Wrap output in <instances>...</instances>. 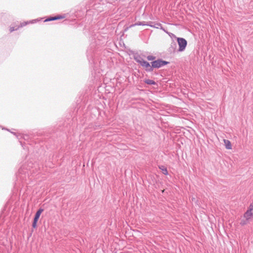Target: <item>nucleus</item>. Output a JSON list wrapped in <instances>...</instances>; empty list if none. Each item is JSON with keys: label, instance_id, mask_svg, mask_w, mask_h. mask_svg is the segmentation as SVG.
Returning a JSON list of instances; mask_svg holds the SVG:
<instances>
[{"label": "nucleus", "instance_id": "5", "mask_svg": "<svg viewBox=\"0 0 253 253\" xmlns=\"http://www.w3.org/2000/svg\"><path fill=\"white\" fill-rule=\"evenodd\" d=\"M253 216V203L250 204L247 211L245 212L243 215L244 218L250 220Z\"/></svg>", "mask_w": 253, "mask_h": 253}, {"label": "nucleus", "instance_id": "16", "mask_svg": "<svg viewBox=\"0 0 253 253\" xmlns=\"http://www.w3.org/2000/svg\"><path fill=\"white\" fill-rule=\"evenodd\" d=\"M146 25V22H137L135 23V24L132 25L131 27L134 26H145Z\"/></svg>", "mask_w": 253, "mask_h": 253}, {"label": "nucleus", "instance_id": "17", "mask_svg": "<svg viewBox=\"0 0 253 253\" xmlns=\"http://www.w3.org/2000/svg\"><path fill=\"white\" fill-rule=\"evenodd\" d=\"M249 220H247L246 218L241 219V221L240 222V225L243 226L247 224Z\"/></svg>", "mask_w": 253, "mask_h": 253}, {"label": "nucleus", "instance_id": "25", "mask_svg": "<svg viewBox=\"0 0 253 253\" xmlns=\"http://www.w3.org/2000/svg\"><path fill=\"white\" fill-rule=\"evenodd\" d=\"M21 145H23L22 142H21ZM22 147H23V146H22Z\"/></svg>", "mask_w": 253, "mask_h": 253}, {"label": "nucleus", "instance_id": "13", "mask_svg": "<svg viewBox=\"0 0 253 253\" xmlns=\"http://www.w3.org/2000/svg\"><path fill=\"white\" fill-rule=\"evenodd\" d=\"M224 142L225 144V148L227 149H232V145L230 141L227 139H224Z\"/></svg>", "mask_w": 253, "mask_h": 253}, {"label": "nucleus", "instance_id": "3", "mask_svg": "<svg viewBox=\"0 0 253 253\" xmlns=\"http://www.w3.org/2000/svg\"><path fill=\"white\" fill-rule=\"evenodd\" d=\"M94 51L95 45L94 43H92L88 48L86 52L87 57L89 63L91 62H94L93 57L94 54Z\"/></svg>", "mask_w": 253, "mask_h": 253}, {"label": "nucleus", "instance_id": "7", "mask_svg": "<svg viewBox=\"0 0 253 253\" xmlns=\"http://www.w3.org/2000/svg\"><path fill=\"white\" fill-rule=\"evenodd\" d=\"M176 43L174 40H172V41L171 42L169 46L168 49V52L170 54L175 53L176 52Z\"/></svg>", "mask_w": 253, "mask_h": 253}, {"label": "nucleus", "instance_id": "12", "mask_svg": "<svg viewBox=\"0 0 253 253\" xmlns=\"http://www.w3.org/2000/svg\"><path fill=\"white\" fill-rule=\"evenodd\" d=\"M159 169L161 170L162 173L167 175L168 174V171L167 168L163 165L159 166Z\"/></svg>", "mask_w": 253, "mask_h": 253}, {"label": "nucleus", "instance_id": "23", "mask_svg": "<svg viewBox=\"0 0 253 253\" xmlns=\"http://www.w3.org/2000/svg\"><path fill=\"white\" fill-rule=\"evenodd\" d=\"M21 137H23L24 139H27V138H28V136L27 135H24V136H20V138Z\"/></svg>", "mask_w": 253, "mask_h": 253}, {"label": "nucleus", "instance_id": "22", "mask_svg": "<svg viewBox=\"0 0 253 253\" xmlns=\"http://www.w3.org/2000/svg\"><path fill=\"white\" fill-rule=\"evenodd\" d=\"M160 29L161 30H162L163 31H164L165 33H166L167 34H168V33H169V32H168L167 30H166L165 29V28H163V26H161V27L160 28Z\"/></svg>", "mask_w": 253, "mask_h": 253}, {"label": "nucleus", "instance_id": "21", "mask_svg": "<svg viewBox=\"0 0 253 253\" xmlns=\"http://www.w3.org/2000/svg\"><path fill=\"white\" fill-rule=\"evenodd\" d=\"M153 23V22L152 21H149V22H146V25L147 26H149L151 27H153V25L152 24Z\"/></svg>", "mask_w": 253, "mask_h": 253}, {"label": "nucleus", "instance_id": "14", "mask_svg": "<svg viewBox=\"0 0 253 253\" xmlns=\"http://www.w3.org/2000/svg\"><path fill=\"white\" fill-rule=\"evenodd\" d=\"M144 83L147 84H150V85H155L156 84V83L153 81V80H150V79H146L144 80Z\"/></svg>", "mask_w": 253, "mask_h": 253}, {"label": "nucleus", "instance_id": "11", "mask_svg": "<svg viewBox=\"0 0 253 253\" xmlns=\"http://www.w3.org/2000/svg\"><path fill=\"white\" fill-rule=\"evenodd\" d=\"M43 211V209H42V208L39 209L36 212V213L35 215L34 219H36V220L38 221V220L40 218V216Z\"/></svg>", "mask_w": 253, "mask_h": 253}, {"label": "nucleus", "instance_id": "8", "mask_svg": "<svg viewBox=\"0 0 253 253\" xmlns=\"http://www.w3.org/2000/svg\"><path fill=\"white\" fill-rule=\"evenodd\" d=\"M29 23H34V22H33V21L30 22H22L20 24V26L16 27V28H15L14 27H10L9 28V31L10 32H12L15 30H18L20 27H22L23 26H26Z\"/></svg>", "mask_w": 253, "mask_h": 253}, {"label": "nucleus", "instance_id": "15", "mask_svg": "<svg viewBox=\"0 0 253 253\" xmlns=\"http://www.w3.org/2000/svg\"><path fill=\"white\" fill-rule=\"evenodd\" d=\"M168 35L170 37L171 39V42L172 41V40H174V41H177V39L179 38L178 37H177L174 34L171 33H168Z\"/></svg>", "mask_w": 253, "mask_h": 253}, {"label": "nucleus", "instance_id": "10", "mask_svg": "<svg viewBox=\"0 0 253 253\" xmlns=\"http://www.w3.org/2000/svg\"><path fill=\"white\" fill-rule=\"evenodd\" d=\"M64 17H65L64 16L57 15V16L50 17L49 18H48L46 19L44 21L47 22V21H53V20H56L63 19Z\"/></svg>", "mask_w": 253, "mask_h": 253}, {"label": "nucleus", "instance_id": "6", "mask_svg": "<svg viewBox=\"0 0 253 253\" xmlns=\"http://www.w3.org/2000/svg\"><path fill=\"white\" fill-rule=\"evenodd\" d=\"M142 67L145 68V71L147 72H151L153 71L154 67H153V65H150V63L147 61H145L142 62V63L140 65Z\"/></svg>", "mask_w": 253, "mask_h": 253}, {"label": "nucleus", "instance_id": "19", "mask_svg": "<svg viewBox=\"0 0 253 253\" xmlns=\"http://www.w3.org/2000/svg\"><path fill=\"white\" fill-rule=\"evenodd\" d=\"M156 57L153 55H148L147 57V59L149 61L153 60L155 59Z\"/></svg>", "mask_w": 253, "mask_h": 253}, {"label": "nucleus", "instance_id": "20", "mask_svg": "<svg viewBox=\"0 0 253 253\" xmlns=\"http://www.w3.org/2000/svg\"><path fill=\"white\" fill-rule=\"evenodd\" d=\"M38 220H36V219H34L33 223H32V227L34 228L37 227V223Z\"/></svg>", "mask_w": 253, "mask_h": 253}, {"label": "nucleus", "instance_id": "1", "mask_svg": "<svg viewBox=\"0 0 253 253\" xmlns=\"http://www.w3.org/2000/svg\"><path fill=\"white\" fill-rule=\"evenodd\" d=\"M33 164L28 163L27 165H23L18 170L17 175V178L20 179L23 182H26L28 179L31 180L36 172L37 171V168H34Z\"/></svg>", "mask_w": 253, "mask_h": 253}, {"label": "nucleus", "instance_id": "2", "mask_svg": "<svg viewBox=\"0 0 253 253\" xmlns=\"http://www.w3.org/2000/svg\"><path fill=\"white\" fill-rule=\"evenodd\" d=\"M177 42L178 45V52H183L185 50L187 45V41L183 38H179L177 39Z\"/></svg>", "mask_w": 253, "mask_h": 253}, {"label": "nucleus", "instance_id": "18", "mask_svg": "<svg viewBox=\"0 0 253 253\" xmlns=\"http://www.w3.org/2000/svg\"><path fill=\"white\" fill-rule=\"evenodd\" d=\"M162 26V25L160 23H155L153 26V28H157V29H159L161 27V26Z\"/></svg>", "mask_w": 253, "mask_h": 253}, {"label": "nucleus", "instance_id": "24", "mask_svg": "<svg viewBox=\"0 0 253 253\" xmlns=\"http://www.w3.org/2000/svg\"><path fill=\"white\" fill-rule=\"evenodd\" d=\"M100 127V126H99V125H98V126H96H96H95V127H94V130H96V129H98V127Z\"/></svg>", "mask_w": 253, "mask_h": 253}, {"label": "nucleus", "instance_id": "9", "mask_svg": "<svg viewBox=\"0 0 253 253\" xmlns=\"http://www.w3.org/2000/svg\"><path fill=\"white\" fill-rule=\"evenodd\" d=\"M133 58L134 60L137 62L140 65L142 63V62L145 61V60L141 57V56L138 54H134L133 56Z\"/></svg>", "mask_w": 253, "mask_h": 253}, {"label": "nucleus", "instance_id": "4", "mask_svg": "<svg viewBox=\"0 0 253 253\" xmlns=\"http://www.w3.org/2000/svg\"><path fill=\"white\" fill-rule=\"evenodd\" d=\"M169 63V62L163 60L161 59L155 60L151 62V64L153 65V67H154V68H159L162 66L168 64Z\"/></svg>", "mask_w": 253, "mask_h": 253}]
</instances>
